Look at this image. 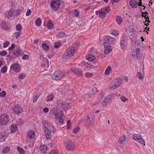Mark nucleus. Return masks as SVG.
<instances>
[{"instance_id": "nucleus-40", "label": "nucleus", "mask_w": 154, "mask_h": 154, "mask_svg": "<svg viewBox=\"0 0 154 154\" xmlns=\"http://www.w3.org/2000/svg\"><path fill=\"white\" fill-rule=\"evenodd\" d=\"M7 70V66H4L1 69V71L2 73H5L6 72Z\"/></svg>"}, {"instance_id": "nucleus-2", "label": "nucleus", "mask_w": 154, "mask_h": 154, "mask_svg": "<svg viewBox=\"0 0 154 154\" xmlns=\"http://www.w3.org/2000/svg\"><path fill=\"white\" fill-rule=\"evenodd\" d=\"M142 49L143 47L141 42H139L138 43H135V47L133 48V51L132 53V55L137 59H140L143 53Z\"/></svg>"}, {"instance_id": "nucleus-18", "label": "nucleus", "mask_w": 154, "mask_h": 154, "mask_svg": "<svg viewBox=\"0 0 154 154\" xmlns=\"http://www.w3.org/2000/svg\"><path fill=\"white\" fill-rule=\"evenodd\" d=\"M126 140V136L123 134L119 138L118 142L120 144H122L125 142Z\"/></svg>"}, {"instance_id": "nucleus-59", "label": "nucleus", "mask_w": 154, "mask_h": 154, "mask_svg": "<svg viewBox=\"0 0 154 154\" xmlns=\"http://www.w3.org/2000/svg\"><path fill=\"white\" fill-rule=\"evenodd\" d=\"M17 51H18V55H22L24 54V52L23 51L19 49L17 50Z\"/></svg>"}, {"instance_id": "nucleus-34", "label": "nucleus", "mask_w": 154, "mask_h": 154, "mask_svg": "<svg viewBox=\"0 0 154 154\" xmlns=\"http://www.w3.org/2000/svg\"><path fill=\"white\" fill-rule=\"evenodd\" d=\"M17 127L16 125H12L11 126V131L12 132H15L17 130Z\"/></svg>"}, {"instance_id": "nucleus-49", "label": "nucleus", "mask_w": 154, "mask_h": 154, "mask_svg": "<svg viewBox=\"0 0 154 154\" xmlns=\"http://www.w3.org/2000/svg\"><path fill=\"white\" fill-rule=\"evenodd\" d=\"M92 117H91V119H90V118L88 116H87V119L89 121V122H90V123H91L94 120V117L93 116H92V115H91Z\"/></svg>"}, {"instance_id": "nucleus-42", "label": "nucleus", "mask_w": 154, "mask_h": 154, "mask_svg": "<svg viewBox=\"0 0 154 154\" xmlns=\"http://www.w3.org/2000/svg\"><path fill=\"white\" fill-rule=\"evenodd\" d=\"M61 45V43L59 42H55L54 44V47L55 48H59Z\"/></svg>"}, {"instance_id": "nucleus-48", "label": "nucleus", "mask_w": 154, "mask_h": 154, "mask_svg": "<svg viewBox=\"0 0 154 154\" xmlns=\"http://www.w3.org/2000/svg\"><path fill=\"white\" fill-rule=\"evenodd\" d=\"M22 58L23 60H29V57L28 55L25 54L23 56Z\"/></svg>"}, {"instance_id": "nucleus-41", "label": "nucleus", "mask_w": 154, "mask_h": 154, "mask_svg": "<svg viewBox=\"0 0 154 154\" xmlns=\"http://www.w3.org/2000/svg\"><path fill=\"white\" fill-rule=\"evenodd\" d=\"M54 98V96L52 94H50L47 97V100H46L47 101H51Z\"/></svg>"}, {"instance_id": "nucleus-56", "label": "nucleus", "mask_w": 154, "mask_h": 154, "mask_svg": "<svg viewBox=\"0 0 154 154\" xmlns=\"http://www.w3.org/2000/svg\"><path fill=\"white\" fill-rule=\"evenodd\" d=\"M15 34L16 35V38L17 39L20 37L21 33L19 32H16L15 33Z\"/></svg>"}, {"instance_id": "nucleus-63", "label": "nucleus", "mask_w": 154, "mask_h": 154, "mask_svg": "<svg viewBox=\"0 0 154 154\" xmlns=\"http://www.w3.org/2000/svg\"><path fill=\"white\" fill-rule=\"evenodd\" d=\"M31 11L30 10H29H29H27V11L26 13V15L27 16H29L31 14Z\"/></svg>"}, {"instance_id": "nucleus-45", "label": "nucleus", "mask_w": 154, "mask_h": 154, "mask_svg": "<svg viewBox=\"0 0 154 154\" xmlns=\"http://www.w3.org/2000/svg\"><path fill=\"white\" fill-rule=\"evenodd\" d=\"M10 43V42L8 41H6L5 42L3 43V47L4 48H6L8 46Z\"/></svg>"}, {"instance_id": "nucleus-31", "label": "nucleus", "mask_w": 154, "mask_h": 154, "mask_svg": "<svg viewBox=\"0 0 154 154\" xmlns=\"http://www.w3.org/2000/svg\"><path fill=\"white\" fill-rule=\"evenodd\" d=\"M112 70L111 67L109 66H108L105 70L104 73L106 75H108L111 72Z\"/></svg>"}, {"instance_id": "nucleus-4", "label": "nucleus", "mask_w": 154, "mask_h": 154, "mask_svg": "<svg viewBox=\"0 0 154 154\" xmlns=\"http://www.w3.org/2000/svg\"><path fill=\"white\" fill-rule=\"evenodd\" d=\"M122 82V80L121 79L116 78V79L111 82L109 85V89L111 90H115L120 85Z\"/></svg>"}, {"instance_id": "nucleus-37", "label": "nucleus", "mask_w": 154, "mask_h": 154, "mask_svg": "<svg viewBox=\"0 0 154 154\" xmlns=\"http://www.w3.org/2000/svg\"><path fill=\"white\" fill-rule=\"evenodd\" d=\"M42 46L44 50L47 51L49 50V46L45 43H43L42 45Z\"/></svg>"}, {"instance_id": "nucleus-52", "label": "nucleus", "mask_w": 154, "mask_h": 154, "mask_svg": "<svg viewBox=\"0 0 154 154\" xmlns=\"http://www.w3.org/2000/svg\"><path fill=\"white\" fill-rule=\"evenodd\" d=\"M85 75L87 77L90 78L93 76V74L92 73L87 72L86 73Z\"/></svg>"}, {"instance_id": "nucleus-17", "label": "nucleus", "mask_w": 154, "mask_h": 154, "mask_svg": "<svg viewBox=\"0 0 154 154\" xmlns=\"http://www.w3.org/2000/svg\"><path fill=\"white\" fill-rule=\"evenodd\" d=\"M7 135L4 132L0 133V142L5 141L7 137Z\"/></svg>"}, {"instance_id": "nucleus-12", "label": "nucleus", "mask_w": 154, "mask_h": 154, "mask_svg": "<svg viewBox=\"0 0 154 154\" xmlns=\"http://www.w3.org/2000/svg\"><path fill=\"white\" fill-rule=\"evenodd\" d=\"M11 69L13 70L15 72H19L20 70V65L18 63H14L11 65L10 67Z\"/></svg>"}, {"instance_id": "nucleus-57", "label": "nucleus", "mask_w": 154, "mask_h": 154, "mask_svg": "<svg viewBox=\"0 0 154 154\" xmlns=\"http://www.w3.org/2000/svg\"><path fill=\"white\" fill-rule=\"evenodd\" d=\"M112 34L114 35H116L119 34V32L118 31L116 30H112Z\"/></svg>"}, {"instance_id": "nucleus-23", "label": "nucleus", "mask_w": 154, "mask_h": 154, "mask_svg": "<svg viewBox=\"0 0 154 154\" xmlns=\"http://www.w3.org/2000/svg\"><path fill=\"white\" fill-rule=\"evenodd\" d=\"M104 97V94L103 93L99 94L98 96V99L95 102V105H96L98 103L100 102L102 99Z\"/></svg>"}, {"instance_id": "nucleus-14", "label": "nucleus", "mask_w": 154, "mask_h": 154, "mask_svg": "<svg viewBox=\"0 0 154 154\" xmlns=\"http://www.w3.org/2000/svg\"><path fill=\"white\" fill-rule=\"evenodd\" d=\"M23 112V109L20 106H15L13 109V113L15 115L20 114Z\"/></svg>"}, {"instance_id": "nucleus-13", "label": "nucleus", "mask_w": 154, "mask_h": 154, "mask_svg": "<svg viewBox=\"0 0 154 154\" xmlns=\"http://www.w3.org/2000/svg\"><path fill=\"white\" fill-rule=\"evenodd\" d=\"M133 137L135 141L138 142L142 144H144V142L141 136L138 134H134L133 135Z\"/></svg>"}, {"instance_id": "nucleus-10", "label": "nucleus", "mask_w": 154, "mask_h": 154, "mask_svg": "<svg viewBox=\"0 0 154 154\" xmlns=\"http://www.w3.org/2000/svg\"><path fill=\"white\" fill-rule=\"evenodd\" d=\"M9 121L8 116L5 114H4L0 116V124L2 125L7 124Z\"/></svg>"}, {"instance_id": "nucleus-20", "label": "nucleus", "mask_w": 154, "mask_h": 154, "mask_svg": "<svg viewBox=\"0 0 154 154\" xmlns=\"http://www.w3.org/2000/svg\"><path fill=\"white\" fill-rule=\"evenodd\" d=\"M45 131V137L47 139H50L51 138V134L50 130L48 129L44 130Z\"/></svg>"}, {"instance_id": "nucleus-50", "label": "nucleus", "mask_w": 154, "mask_h": 154, "mask_svg": "<svg viewBox=\"0 0 154 154\" xmlns=\"http://www.w3.org/2000/svg\"><path fill=\"white\" fill-rule=\"evenodd\" d=\"M137 75L139 79H142L143 78V76L141 74L140 72H138Z\"/></svg>"}, {"instance_id": "nucleus-39", "label": "nucleus", "mask_w": 154, "mask_h": 154, "mask_svg": "<svg viewBox=\"0 0 154 154\" xmlns=\"http://www.w3.org/2000/svg\"><path fill=\"white\" fill-rule=\"evenodd\" d=\"M10 147H6L5 148L2 150V152L4 153H5L8 152L10 151Z\"/></svg>"}, {"instance_id": "nucleus-33", "label": "nucleus", "mask_w": 154, "mask_h": 154, "mask_svg": "<svg viewBox=\"0 0 154 154\" xmlns=\"http://www.w3.org/2000/svg\"><path fill=\"white\" fill-rule=\"evenodd\" d=\"M66 34L62 32H60L57 35V37L60 38H61L65 36Z\"/></svg>"}, {"instance_id": "nucleus-26", "label": "nucleus", "mask_w": 154, "mask_h": 154, "mask_svg": "<svg viewBox=\"0 0 154 154\" xmlns=\"http://www.w3.org/2000/svg\"><path fill=\"white\" fill-rule=\"evenodd\" d=\"M51 123L49 122L48 121H44L43 122V124L44 125V126L43 127V128L45 130L47 126H46V125H47L48 126H50L51 125Z\"/></svg>"}, {"instance_id": "nucleus-11", "label": "nucleus", "mask_w": 154, "mask_h": 154, "mask_svg": "<svg viewBox=\"0 0 154 154\" xmlns=\"http://www.w3.org/2000/svg\"><path fill=\"white\" fill-rule=\"evenodd\" d=\"M111 96L108 95L105 97L101 102L102 106L106 107L111 102Z\"/></svg>"}, {"instance_id": "nucleus-22", "label": "nucleus", "mask_w": 154, "mask_h": 154, "mask_svg": "<svg viewBox=\"0 0 154 154\" xmlns=\"http://www.w3.org/2000/svg\"><path fill=\"white\" fill-rule=\"evenodd\" d=\"M98 12H99V17H100L103 18L105 17L106 13H105V11H104V10H101L99 12L96 11V13L97 14Z\"/></svg>"}, {"instance_id": "nucleus-60", "label": "nucleus", "mask_w": 154, "mask_h": 154, "mask_svg": "<svg viewBox=\"0 0 154 154\" xmlns=\"http://www.w3.org/2000/svg\"><path fill=\"white\" fill-rule=\"evenodd\" d=\"M87 64V63H86L85 62L82 61L79 64V65L81 66H86Z\"/></svg>"}, {"instance_id": "nucleus-38", "label": "nucleus", "mask_w": 154, "mask_h": 154, "mask_svg": "<svg viewBox=\"0 0 154 154\" xmlns=\"http://www.w3.org/2000/svg\"><path fill=\"white\" fill-rule=\"evenodd\" d=\"M17 149L19 152L21 154H25V151L20 146H17Z\"/></svg>"}, {"instance_id": "nucleus-6", "label": "nucleus", "mask_w": 154, "mask_h": 154, "mask_svg": "<svg viewBox=\"0 0 154 154\" xmlns=\"http://www.w3.org/2000/svg\"><path fill=\"white\" fill-rule=\"evenodd\" d=\"M55 117L61 125L63 124L64 123L63 119V115L62 111L60 109H56V112L55 113Z\"/></svg>"}, {"instance_id": "nucleus-15", "label": "nucleus", "mask_w": 154, "mask_h": 154, "mask_svg": "<svg viewBox=\"0 0 154 154\" xmlns=\"http://www.w3.org/2000/svg\"><path fill=\"white\" fill-rule=\"evenodd\" d=\"M70 71L80 76H81L83 75L82 71L81 69H71Z\"/></svg>"}, {"instance_id": "nucleus-29", "label": "nucleus", "mask_w": 154, "mask_h": 154, "mask_svg": "<svg viewBox=\"0 0 154 154\" xmlns=\"http://www.w3.org/2000/svg\"><path fill=\"white\" fill-rule=\"evenodd\" d=\"M46 126H47L46 128L45 129H48L50 131H52L53 132H55V129L54 128V126L52 125V124L50 126H48V125L47 126V125H46Z\"/></svg>"}, {"instance_id": "nucleus-64", "label": "nucleus", "mask_w": 154, "mask_h": 154, "mask_svg": "<svg viewBox=\"0 0 154 154\" xmlns=\"http://www.w3.org/2000/svg\"><path fill=\"white\" fill-rule=\"evenodd\" d=\"M14 54L16 56L18 57V51H17V50H15L13 52Z\"/></svg>"}, {"instance_id": "nucleus-8", "label": "nucleus", "mask_w": 154, "mask_h": 154, "mask_svg": "<svg viewBox=\"0 0 154 154\" xmlns=\"http://www.w3.org/2000/svg\"><path fill=\"white\" fill-rule=\"evenodd\" d=\"M64 144L66 149L68 150L72 151L74 149V142L69 140H65L64 141Z\"/></svg>"}, {"instance_id": "nucleus-35", "label": "nucleus", "mask_w": 154, "mask_h": 154, "mask_svg": "<svg viewBox=\"0 0 154 154\" xmlns=\"http://www.w3.org/2000/svg\"><path fill=\"white\" fill-rule=\"evenodd\" d=\"M39 96L37 94H35V95L33 96V99L32 102L33 103H35L38 99Z\"/></svg>"}, {"instance_id": "nucleus-55", "label": "nucleus", "mask_w": 154, "mask_h": 154, "mask_svg": "<svg viewBox=\"0 0 154 154\" xmlns=\"http://www.w3.org/2000/svg\"><path fill=\"white\" fill-rule=\"evenodd\" d=\"M79 130V127H76L73 130V132L74 133L76 134Z\"/></svg>"}, {"instance_id": "nucleus-7", "label": "nucleus", "mask_w": 154, "mask_h": 154, "mask_svg": "<svg viewBox=\"0 0 154 154\" xmlns=\"http://www.w3.org/2000/svg\"><path fill=\"white\" fill-rule=\"evenodd\" d=\"M120 46L122 49L124 50L126 48L128 44V40L125 35H123L121 38Z\"/></svg>"}, {"instance_id": "nucleus-61", "label": "nucleus", "mask_w": 154, "mask_h": 154, "mask_svg": "<svg viewBox=\"0 0 154 154\" xmlns=\"http://www.w3.org/2000/svg\"><path fill=\"white\" fill-rule=\"evenodd\" d=\"M103 10H104V11H105V13H108L110 10V8L109 7H107Z\"/></svg>"}, {"instance_id": "nucleus-27", "label": "nucleus", "mask_w": 154, "mask_h": 154, "mask_svg": "<svg viewBox=\"0 0 154 154\" xmlns=\"http://www.w3.org/2000/svg\"><path fill=\"white\" fill-rule=\"evenodd\" d=\"M129 4L130 6L132 8H136L137 6V3L134 0H132V1H130Z\"/></svg>"}, {"instance_id": "nucleus-19", "label": "nucleus", "mask_w": 154, "mask_h": 154, "mask_svg": "<svg viewBox=\"0 0 154 154\" xmlns=\"http://www.w3.org/2000/svg\"><path fill=\"white\" fill-rule=\"evenodd\" d=\"M35 134L34 131L32 130L29 131L27 136L30 139H33L35 137Z\"/></svg>"}, {"instance_id": "nucleus-32", "label": "nucleus", "mask_w": 154, "mask_h": 154, "mask_svg": "<svg viewBox=\"0 0 154 154\" xmlns=\"http://www.w3.org/2000/svg\"><path fill=\"white\" fill-rule=\"evenodd\" d=\"M116 20L117 23L119 24H120L122 21V17L119 16H116Z\"/></svg>"}, {"instance_id": "nucleus-47", "label": "nucleus", "mask_w": 154, "mask_h": 154, "mask_svg": "<svg viewBox=\"0 0 154 154\" xmlns=\"http://www.w3.org/2000/svg\"><path fill=\"white\" fill-rule=\"evenodd\" d=\"M22 29V26L21 25L19 24L17 25L16 26V29L17 31H20Z\"/></svg>"}, {"instance_id": "nucleus-62", "label": "nucleus", "mask_w": 154, "mask_h": 154, "mask_svg": "<svg viewBox=\"0 0 154 154\" xmlns=\"http://www.w3.org/2000/svg\"><path fill=\"white\" fill-rule=\"evenodd\" d=\"M6 94V92L4 91H2L0 93V96L1 97H3Z\"/></svg>"}, {"instance_id": "nucleus-53", "label": "nucleus", "mask_w": 154, "mask_h": 154, "mask_svg": "<svg viewBox=\"0 0 154 154\" xmlns=\"http://www.w3.org/2000/svg\"><path fill=\"white\" fill-rule=\"evenodd\" d=\"M121 100L123 102H125L128 100V99L126 98L125 96H122L120 97Z\"/></svg>"}, {"instance_id": "nucleus-44", "label": "nucleus", "mask_w": 154, "mask_h": 154, "mask_svg": "<svg viewBox=\"0 0 154 154\" xmlns=\"http://www.w3.org/2000/svg\"><path fill=\"white\" fill-rule=\"evenodd\" d=\"M7 54V52L5 50L2 51L0 52V55L2 56H4Z\"/></svg>"}, {"instance_id": "nucleus-36", "label": "nucleus", "mask_w": 154, "mask_h": 154, "mask_svg": "<svg viewBox=\"0 0 154 154\" xmlns=\"http://www.w3.org/2000/svg\"><path fill=\"white\" fill-rule=\"evenodd\" d=\"M42 21L41 19L38 18L36 19L35 21V23L36 25L39 26L41 25Z\"/></svg>"}, {"instance_id": "nucleus-21", "label": "nucleus", "mask_w": 154, "mask_h": 154, "mask_svg": "<svg viewBox=\"0 0 154 154\" xmlns=\"http://www.w3.org/2000/svg\"><path fill=\"white\" fill-rule=\"evenodd\" d=\"M47 149V146L45 145H41L39 148V150L42 153H45Z\"/></svg>"}, {"instance_id": "nucleus-3", "label": "nucleus", "mask_w": 154, "mask_h": 154, "mask_svg": "<svg viewBox=\"0 0 154 154\" xmlns=\"http://www.w3.org/2000/svg\"><path fill=\"white\" fill-rule=\"evenodd\" d=\"M75 48L73 47L68 48L67 50V52L63 56V60L67 61L70 58L72 57L75 54Z\"/></svg>"}, {"instance_id": "nucleus-54", "label": "nucleus", "mask_w": 154, "mask_h": 154, "mask_svg": "<svg viewBox=\"0 0 154 154\" xmlns=\"http://www.w3.org/2000/svg\"><path fill=\"white\" fill-rule=\"evenodd\" d=\"M49 154H58V152L56 150L53 149L50 152Z\"/></svg>"}, {"instance_id": "nucleus-1", "label": "nucleus", "mask_w": 154, "mask_h": 154, "mask_svg": "<svg viewBox=\"0 0 154 154\" xmlns=\"http://www.w3.org/2000/svg\"><path fill=\"white\" fill-rule=\"evenodd\" d=\"M104 40L105 42L103 43V45L105 48L104 52L105 54H107L112 51V48L110 45L114 43L115 39L113 37L106 36L104 37Z\"/></svg>"}, {"instance_id": "nucleus-9", "label": "nucleus", "mask_w": 154, "mask_h": 154, "mask_svg": "<svg viewBox=\"0 0 154 154\" xmlns=\"http://www.w3.org/2000/svg\"><path fill=\"white\" fill-rule=\"evenodd\" d=\"M60 3L61 1L60 0L52 1L50 5L53 10L56 11L60 8Z\"/></svg>"}, {"instance_id": "nucleus-46", "label": "nucleus", "mask_w": 154, "mask_h": 154, "mask_svg": "<svg viewBox=\"0 0 154 154\" xmlns=\"http://www.w3.org/2000/svg\"><path fill=\"white\" fill-rule=\"evenodd\" d=\"M79 12L77 10H75L74 13L73 14L75 17H78L79 16Z\"/></svg>"}, {"instance_id": "nucleus-16", "label": "nucleus", "mask_w": 154, "mask_h": 154, "mask_svg": "<svg viewBox=\"0 0 154 154\" xmlns=\"http://www.w3.org/2000/svg\"><path fill=\"white\" fill-rule=\"evenodd\" d=\"M15 11V10L11 9L9 11H7L6 12L5 17H7L8 18L11 17L14 15V11Z\"/></svg>"}, {"instance_id": "nucleus-28", "label": "nucleus", "mask_w": 154, "mask_h": 154, "mask_svg": "<svg viewBox=\"0 0 154 154\" xmlns=\"http://www.w3.org/2000/svg\"><path fill=\"white\" fill-rule=\"evenodd\" d=\"M2 27L5 30H7L9 29V27L7 26L6 23L5 22H2L1 24Z\"/></svg>"}, {"instance_id": "nucleus-58", "label": "nucleus", "mask_w": 154, "mask_h": 154, "mask_svg": "<svg viewBox=\"0 0 154 154\" xmlns=\"http://www.w3.org/2000/svg\"><path fill=\"white\" fill-rule=\"evenodd\" d=\"M14 48L15 45L14 44H13L11 47L9 48L8 49L10 51H12Z\"/></svg>"}, {"instance_id": "nucleus-24", "label": "nucleus", "mask_w": 154, "mask_h": 154, "mask_svg": "<svg viewBox=\"0 0 154 154\" xmlns=\"http://www.w3.org/2000/svg\"><path fill=\"white\" fill-rule=\"evenodd\" d=\"M95 58V56L91 54H88L86 57V59L90 61L94 60Z\"/></svg>"}, {"instance_id": "nucleus-25", "label": "nucleus", "mask_w": 154, "mask_h": 154, "mask_svg": "<svg viewBox=\"0 0 154 154\" xmlns=\"http://www.w3.org/2000/svg\"><path fill=\"white\" fill-rule=\"evenodd\" d=\"M58 105L60 107L64 109H65L67 106V104H65L64 102L62 101H58Z\"/></svg>"}, {"instance_id": "nucleus-43", "label": "nucleus", "mask_w": 154, "mask_h": 154, "mask_svg": "<svg viewBox=\"0 0 154 154\" xmlns=\"http://www.w3.org/2000/svg\"><path fill=\"white\" fill-rule=\"evenodd\" d=\"M26 76V75L24 73H20L19 76H18V78L19 79H24Z\"/></svg>"}, {"instance_id": "nucleus-5", "label": "nucleus", "mask_w": 154, "mask_h": 154, "mask_svg": "<svg viewBox=\"0 0 154 154\" xmlns=\"http://www.w3.org/2000/svg\"><path fill=\"white\" fill-rule=\"evenodd\" d=\"M64 72L61 71H56L51 75V78L56 80H60L65 76Z\"/></svg>"}, {"instance_id": "nucleus-30", "label": "nucleus", "mask_w": 154, "mask_h": 154, "mask_svg": "<svg viewBox=\"0 0 154 154\" xmlns=\"http://www.w3.org/2000/svg\"><path fill=\"white\" fill-rule=\"evenodd\" d=\"M53 25L52 21L49 20L47 23V27L48 29H51L53 27Z\"/></svg>"}, {"instance_id": "nucleus-51", "label": "nucleus", "mask_w": 154, "mask_h": 154, "mask_svg": "<svg viewBox=\"0 0 154 154\" xmlns=\"http://www.w3.org/2000/svg\"><path fill=\"white\" fill-rule=\"evenodd\" d=\"M16 123L17 125H21L22 124L23 120L20 119H19L16 120Z\"/></svg>"}]
</instances>
